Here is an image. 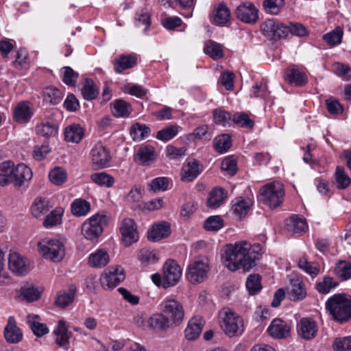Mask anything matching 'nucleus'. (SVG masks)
Here are the masks:
<instances>
[{"mask_svg": "<svg viewBox=\"0 0 351 351\" xmlns=\"http://www.w3.org/2000/svg\"><path fill=\"white\" fill-rule=\"evenodd\" d=\"M251 245L247 241H239L226 246L223 256L224 266L231 271L242 269L249 271L256 265L258 256H252L250 252Z\"/></svg>", "mask_w": 351, "mask_h": 351, "instance_id": "nucleus-1", "label": "nucleus"}, {"mask_svg": "<svg viewBox=\"0 0 351 351\" xmlns=\"http://www.w3.org/2000/svg\"><path fill=\"white\" fill-rule=\"evenodd\" d=\"M326 310L338 323L343 324L351 319V296L336 293L325 302Z\"/></svg>", "mask_w": 351, "mask_h": 351, "instance_id": "nucleus-2", "label": "nucleus"}, {"mask_svg": "<svg viewBox=\"0 0 351 351\" xmlns=\"http://www.w3.org/2000/svg\"><path fill=\"white\" fill-rule=\"evenodd\" d=\"M218 322L221 330L230 338L239 337L245 330L243 318L229 308L219 312Z\"/></svg>", "mask_w": 351, "mask_h": 351, "instance_id": "nucleus-3", "label": "nucleus"}, {"mask_svg": "<svg viewBox=\"0 0 351 351\" xmlns=\"http://www.w3.org/2000/svg\"><path fill=\"white\" fill-rule=\"evenodd\" d=\"M209 271L208 258L206 256H197L189 263L186 277L192 284L201 283L207 278Z\"/></svg>", "mask_w": 351, "mask_h": 351, "instance_id": "nucleus-4", "label": "nucleus"}, {"mask_svg": "<svg viewBox=\"0 0 351 351\" xmlns=\"http://www.w3.org/2000/svg\"><path fill=\"white\" fill-rule=\"evenodd\" d=\"M284 195L283 185L280 182H274L261 188L260 199L269 208H275L281 205Z\"/></svg>", "mask_w": 351, "mask_h": 351, "instance_id": "nucleus-5", "label": "nucleus"}, {"mask_svg": "<svg viewBox=\"0 0 351 351\" xmlns=\"http://www.w3.org/2000/svg\"><path fill=\"white\" fill-rule=\"evenodd\" d=\"M41 256L53 262H60L65 255L64 244L58 239H45L38 244Z\"/></svg>", "mask_w": 351, "mask_h": 351, "instance_id": "nucleus-6", "label": "nucleus"}, {"mask_svg": "<svg viewBox=\"0 0 351 351\" xmlns=\"http://www.w3.org/2000/svg\"><path fill=\"white\" fill-rule=\"evenodd\" d=\"M106 224V215L99 213L94 215L83 223L82 234L88 240H95L102 234Z\"/></svg>", "mask_w": 351, "mask_h": 351, "instance_id": "nucleus-7", "label": "nucleus"}, {"mask_svg": "<svg viewBox=\"0 0 351 351\" xmlns=\"http://www.w3.org/2000/svg\"><path fill=\"white\" fill-rule=\"evenodd\" d=\"M161 312L169 321L172 326L180 324L184 316V311L181 303L178 301L166 298L160 304Z\"/></svg>", "mask_w": 351, "mask_h": 351, "instance_id": "nucleus-8", "label": "nucleus"}, {"mask_svg": "<svg viewBox=\"0 0 351 351\" xmlns=\"http://www.w3.org/2000/svg\"><path fill=\"white\" fill-rule=\"evenodd\" d=\"M263 34L271 39L284 38L287 36V26L274 19H267L261 26Z\"/></svg>", "mask_w": 351, "mask_h": 351, "instance_id": "nucleus-9", "label": "nucleus"}, {"mask_svg": "<svg viewBox=\"0 0 351 351\" xmlns=\"http://www.w3.org/2000/svg\"><path fill=\"white\" fill-rule=\"evenodd\" d=\"M90 156L93 166L97 169L107 167L111 160L110 151L101 142L94 145L90 150Z\"/></svg>", "mask_w": 351, "mask_h": 351, "instance_id": "nucleus-10", "label": "nucleus"}, {"mask_svg": "<svg viewBox=\"0 0 351 351\" xmlns=\"http://www.w3.org/2000/svg\"><path fill=\"white\" fill-rule=\"evenodd\" d=\"M125 278L123 269L121 266L112 267L100 277L101 285L107 289H113Z\"/></svg>", "mask_w": 351, "mask_h": 351, "instance_id": "nucleus-11", "label": "nucleus"}, {"mask_svg": "<svg viewBox=\"0 0 351 351\" xmlns=\"http://www.w3.org/2000/svg\"><path fill=\"white\" fill-rule=\"evenodd\" d=\"M8 267L13 274L22 276L30 271V262L21 254L12 252L8 257Z\"/></svg>", "mask_w": 351, "mask_h": 351, "instance_id": "nucleus-12", "label": "nucleus"}, {"mask_svg": "<svg viewBox=\"0 0 351 351\" xmlns=\"http://www.w3.org/2000/svg\"><path fill=\"white\" fill-rule=\"evenodd\" d=\"M182 276V269L173 260H168L163 265V280L165 288L176 285Z\"/></svg>", "mask_w": 351, "mask_h": 351, "instance_id": "nucleus-13", "label": "nucleus"}, {"mask_svg": "<svg viewBox=\"0 0 351 351\" xmlns=\"http://www.w3.org/2000/svg\"><path fill=\"white\" fill-rule=\"evenodd\" d=\"M120 232L125 246H130L138 240L136 225L132 219L125 218L123 219Z\"/></svg>", "mask_w": 351, "mask_h": 351, "instance_id": "nucleus-14", "label": "nucleus"}, {"mask_svg": "<svg viewBox=\"0 0 351 351\" xmlns=\"http://www.w3.org/2000/svg\"><path fill=\"white\" fill-rule=\"evenodd\" d=\"M236 15L242 22L254 24L258 19V10L252 3L245 1L237 8Z\"/></svg>", "mask_w": 351, "mask_h": 351, "instance_id": "nucleus-15", "label": "nucleus"}, {"mask_svg": "<svg viewBox=\"0 0 351 351\" xmlns=\"http://www.w3.org/2000/svg\"><path fill=\"white\" fill-rule=\"evenodd\" d=\"M53 333L54 335L55 342L65 351H68L70 348V338L71 332L69 331V326L64 319L58 322Z\"/></svg>", "mask_w": 351, "mask_h": 351, "instance_id": "nucleus-16", "label": "nucleus"}, {"mask_svg": "<svg viewBox=\"0 0 351 351\" xmlns=\"http://www.w3.org/2000/svg\"><path fill=\"white\" fill-rule=\"evenodd\" d=\"M317 324L312 318H302L297 324V332L298 335L305 340H311L314 339L317 335Z\"/></svg>", "mask_w": 351, "mask_h": 351, "instance_id": "nucleus-17", "label": "nucleus"}, {"mask_svg": "<svg viewBox=\"0 0 351 351\" xmlns=\"http://www.w3.org/2000/svg\"><path fill=\"white\" fill-rule=\"evenodd\" d=\"M13 181L12 183L16 187L26 186L32 178V171L25 164L14 165Z\"/></svg>", "mask_w": 351, "mask_h": 351, "instance_id": "nucleus-18", "label": "nucleus"}, {"mask_svg": "<svg viewBox=\"0 0 351 351\" xmlns=\"http://www.w3.org/2000/svg\"><path fill=\"white\" fill-rule=\"evenodd\" d=\"M267 331L273 338L280 339L289 335L291 326L287 322L277 318L271 322Z\"/></svg>", "mask_w": 351, "mask_h": 351, "instance_id": "nucleus-19", "label": "nucleus"}, {"mask_svg": "<svg viewBox=\"0 0 351 351\" xmlns=\"http://www.w3.org/2000/svg\"><path fill=\"white\" fill-rule=\"evenodd\" d=\"M4 337L10 343H17L23 339V333L16 326L15 319L12 316L8 317V323L5 326Z\"/></svg>", "mask_w": 351, "mask_h": 351, "instance_id": "nucleus-20", "label": "nucleus"}, {"mask_svg": "<svg viewBox=\"0 0 351 351\" xmlns=\"http://www.w3.org/2000/svg\"><path fill=\"white\" fill-rule=\"evenodd\" d=\"M285 79L288 83L296 86H302L307 82L306 74L295 65H292L285 70Z\"/></svg>", "mask_w": 351, "mask_h": 351, "instance_id": "nucleus-21", "label": "nucleus"}, {"mask_svg": "<svg viewBox=\"0 0 351 351\" xmlns=\"http://www.w3.org/2000/svg\"><path fill=\"white\" fill-rule=\"evenodd\" d=\"M171 234L170 224L166 221H160L154 224L148 232L147 238L153 242L167 238Z\"/></svg>", "mask_w": 351, "mask_h": 351, "instance_id": "nucleus-22", "label": "nucleus"}, {"mask_svg": "<svg viewBox=\"0 0 351 351\" xmlns=\"http://www.w3.org/2000/svg\"><path fill=\"white\" fill-rule=\"evenodd\" d=\"M109 261L108 252L104 249H97L88 256V264L93 268L101 269L106 267Z\"/></svg>", "mask_w": 351, "mask_h": 351, "instance_id": "nucleus-23", "label": "nucleus"}, {"mask_svg": "<svg viewBox=\"0 0 351 351\" xmlns=\"http://www.w3.org/2000/svg\"><path fill=\"white\" fill-rule=\"evenodd\" d=\"M204 323V320L201 317L191 318L184 330L186 338L189 340L196 339L201 334Z\"/></svg>", "mask_w": 351, "mask_h": 351, "instance_id": "nucleus-24", "label": "nucleus"}, {"mask_svg": "<svg viewBox=\"0 0 351 351\" xmlns=\"http://www.w3.org/2000/svg\"><path fill=\"white\" fill-rule=\"evenodd\" d=\"M286 227L289 232L292 234H301L308 229L307 223L304 218L297 215H292L286 220Z\"/></svg>", "mask_w": 351, "mask_h": 351, "instance_id": "nucleus-25", "label": "nucleus"}, {"mask_svg": "<svg viewBox=\"0 0 351 351\" xmlns=\"http://www.w3.org/2000/svg\"><path fill=\"white\" fill-rule=\"evenodd\" d=\"M32 116V111L27 101L19 103L14 111V119L20 123H27Z\"/></svg>", "mask_w": 351, "mask_h": 351, "instance_id": "nucleus-26", "label": "nucleus"}, {"mask_svg": "<svg viewBox=\"0 0 351 351\" xmlns=\"http://www.w3.org/2000/svg\"><path fill=\"white\" fill-rule=\"evenodd\" d=\"M291 286V288L289 295L292 301H301L306 297V289L302 280L299 278L292 279Z\"/></svg>", "mask_w": 351, "mask_h": 351, "instance_id": "nucleus-27", "label": "nucleus"}, {"mask_svg": "<svg viewBox=\"0 0 351 351\" xmlns=\"http://www.w3.org/2000/svg\"><path fill=\"white\" fill-rule=\"evenodd\" d=\"M149 326L156 331H165L172 326L171 321L160 312L153 315L148 319Z\"/></svg>", "mask_w": 351, "mask_h": 351, "instance_id": "nucleus-28", "label": "nucleus"}, {"mask_svg": "<svg viewBox=\"0 0 351 351\" xmlns=\"http://www.w3.org/2000/svg\"><path fill=\"white\" fill-rule=\"evenodd\" d=\"M202 165L197 160L189 162L183 167L182 180L185 182H191L195 180L202 171Z\"/></svg>", "mask_w": 351, "mask_h": 351, "instance_id": "nucleus-29", "label": "nucleus"}, {"mask_svg": "<svg viewBox=\"0 0 351 351\" xmlns=\"http://www.w3.org/2000/svg\"><path fill=\"white\" fill-rule=\"evenodd\" d=\"M136 64L137 58L135 56L121 55L114 60V69L117 73H121L125 70L133 68Z\"/></svg>", "mask_w": 351, "mask_h": 351, "instance_id": "nucleus-30", "label": "nucleus"}, {"mask_svg": "<svg viewBox=\"0 0 351 351\" xmlns=\"http://www.w3.org/2000/svg\"><path fill=\"white\" fill-rule=\"evenodd\" d=\"M84 136V129L79 124H72L64 130V139L68 142L78 143Z\"/></svg>", "mask_w": 351, "mask_h": 351, "instance_id": "nucleus-31", "label": "nucleus"}, {"mask_svg": "<svg viewBox=\"0 0 351 351\" xmlns=\"http://www.w3.org/2000/svg\"><path fill=\"white\" fill-rule=\"evenodd\" d=\"M14 162L5 161L0 163V186H4L13 181Z\"/></svg>", "mask_w": 351, "mask_h": 351, "instance_id": "nucleus-32", "label": "nucleus"}, {"mask_svg": "<svg viewBox=\"0 0 351 351\" xmlns=\"http://www.w3.org/2000/svg\"><path fill=\"white\" fill-rule=\"evenodd\" d=\"M230 18V10L224 4L221 3L215 9L211 21L216 25H223L229 21Z\"/></svg>", "mask_w": 351, "mask_h": 351, "instance_id": "nucleus-33", "label": "nucleus"}, {"mask_svg": "<svg viewBox=\"0 0 351 351\" xmlns=\"http://www.w3.org/2000/svg\"><path fill=\"white\" fill-rule=\"evenodd\" d=\"M343 29L340 26H337L333 30L323 35V40L330 47L339 45L342 43Z\"/></svg>", "mask_w": 351, "mask_h": 351, "instance_id": "nucleus-34", "label": "nucleus"}, {"mask_svg": "<svg viewBox=\"0 0 351 351\" xmlns=\"http://www.w3.org/2000/svg\"><path fill=\"white\" fill-rule=\"evenodd\" d=\"M50 209L49 201L46 198H36L32 203L31 212L36 218H39L47 214Z\"/></svg>", "mask_w": 351, "mask_h": 351, "instance_id": "nucleus-35", "label": "nucleus"}, {"mask_svg": "<svg viewBox=\"0 0 351 351\" xmlns=\"http://www.w3.org/2000/svg\"><path fill=\"white\" fill-rule=\"evenodd\" d=\"M226 197V193L223 189L215 188L209 193L207 205L209 208H217L223 204Z\"/></svg>", "mask_w": 351, "mask_h": 351, "instance_id": "nucleus-36", "label": "nucleus"}, {"mask_svg": "<svg viewBox=\"0 0 351 351\" xmlns=\"http://www.w3.org/2000/svg\"><path fill=\"white\" fill-rule=\"evenodd\" d=\"M252 205V202L250 199L239 197L236 199L235 202L232 204V211L235 215L241 218L247 213Z\"/></svg>", "mask_w": 351, "mask_h": 351, "instance_id": "nucleus-37", "label": "nucleus"}, {"mask_svg": "<svg viewBox=\"0 0 351 351\" xmlns=\"http://www.w3.org/2000/svg\"><path fill=\"white\" fill-rule=\"evenodd\" d=\"M132 111L131 105L123 99H117L113 103L112 112L116 117H128Z\"/></svg>", "mask_w": 351, "mask_h": 351, "instance_id": "nucleus-38", "label": "nucleus"}, {"mask_svg": "<svg viewBox=\"0 0 351 351\" xmlns=\"http://www.w3.org/2000/svg\"><path fill=\"white\" fill-rule=\"evenodd\" d=\"M338 285L339 282L332 277L325 276L321 280L316 282L315 289L321 294H328Z\"/></svg>", "mask_w": 351, "mask_h": 351, "instance_id": "nucleus-39", "label": "nucleus"}, {"mask_svg": "<svg viewBox=\"0 0 351 351\" xmlns=\"http://www.w3.org/2000/svg\"><path fill=\"white\" fill-rule=\"evenodd\" d=\"M180 128L177 125H169L158 131L156 138L162 142H168L178 134Z\"/></svg>", "mask_w": 351, "mask_h": 351, "instance_id": "nucleus-40", "label": "nucleus"}, {"mask_svg": "<svg viewBox=\"0 0 351 351\" xmlns=\"http://www.w3.org/2000/svg\"><path fill=\"white\" fill-rule=\"evenodd\" d=\"M71 213L76 217L86 215L90 210V204L83 199H75L71 205Z\"/></svg>", "mask_w": 351, "mask_h": 351, "instance_id": "nucleus-41", "label": "nucleus"}, {"mask_svg": "<svg viewBox=\"0 0 351 351\" xmlns=\"http://www.w3.org/2000/svg\"><path fill=\"white\" fill-rule=\"evenodd\" d=\"M151 132L150 128L144 124L136 123L130 129V136L135 141H141L147 137Z\"/></svg>", "mask_w": 351, "mask_h": 351, "instance_id": "nucleus-42", "label": "nucleus"}, {"mask_svg": "<svg viewBox=\"0 0 351 351\" xmlns=\"http://www.w3.org/2000/svg\"><path fill=\"white\" fill-rule=\"evenodd\" d=\"M155 156L156 154L154 147L152 145H145L138 149L136 160H139L142 165H146L154 160Z\"/></svg>", "mask_w": 351, "mask_h": 351, "instance_id": "nucleus-43", "label": "nucleus"}, {"mask_svg": "<svg viewBox=\"0 0 351 351\" xmlns=\"http://www.w3.org/2000/svg\"><path fill=\"white\" fill-rule=\"evenodd\" d=\"M76 289L74 287H71L68 291H62L58 293L55 304L61 308L69 306L74 300Z\"/></svg>", "mask_w": 351, "mask_h": 351, "instance_id": "nucleus-44", "label": "nucleus"}, {"mask_svg": "<svg viewBox=\"0 0 351 351\" xmlns=\"http://www.w3.org/2000/svg\"><path fill=\"white\" fill-rule=\"evenodd\" d=\"M37 315H28L27 322L34 334L37 337H42L49 332V328L45 324L40 323Z\"/></svg>", "mask_w": 351, "mask_h": 351, "instance_id": "nucleus-45", "label": "nucleus"}, {"mask_svg": "<svg viewBox=\"0 0 351 351\" xmlns=\"http://www.w3.org/2000/svg\"><path fill=\"white\" fill-rule=\"evenodd\" d=\"M298 266L312 278L316 277L319 273V265L317 263L309 262L305 256L299 259Z\"/></svg>", "mask_w": 351, "mask_h": 351, "instance_id": "nucleus-46", "label": "nucleus"}, {"mask_svg": "<svg viewBox=\"0 0 351 351\" xmlns=\"http://www.w3.org/2000/svg\"><path fill=\"white\" fill-rule=\"evenodd\" d=\"M335 274L342 280H347L351 278V263L339 261H338L335 267Z\"/></svg>", "mask_w": 351, "mask_h": 351, "instance_id": "nucleus-47", "label": "nucleus"}, {"mask_svg": "<svg viewBox=\"0 0 351 351\" xmlns=\"http://www.w3.org/2000/svg\"><path fill=\"white\" fill-rule=\"evenodd\" d=\"M63 210L61 208H56L47 215L43 221V226L47 228H52L62 222Z\"/></svg>", "mask_w": 351, "mask_h": 351, "instance_id": "nucleus-48", "label": "nucleus"}, {"mask_svg": "<svg viewBox=\"0 0 351 351\" xmlns=\"http://www.w3.org/2000/svg\"><path fill=\"white\" fill-rule=\"evenodd\" d=\"M213 117L215 123L223 127L230 126L232 120L231 114L222 108H217L213 111Z\"/></svg>", "mask_w": 351, "mask_h": 351, "instance_id": "nucleus-49", "label": "nucleus"}, {"mask_svg": "<svg viewBox=\"0 0 351 351\" xmlns=\"http://www.w3.org/2000/svg\"><path fill=\"white\" fill-rule=\"evenodd\" d=\"M58 125L49 121H44L36 126L37 132L43 136L56 135L58 132Z\"/></svg>", "mask_w": 351, "mask_h": 351, "instance_id": "nucleus-50", "label": "nucleus"}, {"mask_svg": "<svg viewBox=\"0 0 351 351\" xmlns=\"http://www.w3.org/2000/svg\"><path fill=\"white\" fill-rule=\"evenodd\" d=\"M337 187L339 189H345L351 183V179L342 167H337L335 173Z\"/></svg>", "mask_w": 351, "mask_h": 351, "instance_id": "nucleus-51", "label": "nucleus"}, {"mask_svg": "<svg viewBox=\"0 0 351 351\" xmlns=\"http://www.w3.org/2000/svg\"><path fill=\"white\" fill-rule=\"evenodd\" d=\"M231 145L232 141L229 134H224L215 138V149L219 154L227 152Z\"/></svg>", "mask_w": 351, "mask_h": 351, "instance_id": "nucleus-52", "label": "nucleus"}, {"mask_svg": "<svg viewBox=\"0 0 351 351\" xmlns=\"http://www.w3.org/2000/svg\"><path fill=\"white\" fill-rule=\"evenodd\" d=\"M204 51L213 59H218L223 56L222 46L214 41H208L205 43Z\"/></svg>", "mask_w": 351, "mask_h": 351, "instance_id": "nucleus-53", "label": "nucleus"}, {"mask_svg": "<svg viewBox=\"0 0 351 351\" xmlns=\"http://www.w3.org/2000/svg\"><path fill=\"white\" fill-rule=\"evenodd\" d=\"M40 295L41 293L38 289L33 286L21 287L20 290L21 298L28 302L38 300Z\"/></svg>", "mask_w": 351, "mask_h": 351, "instance_id": "nucleus-54", "label": "nucleus"}, {"mask_svg": "<svg viewBox=\"0 0 351 351\" xmlns=\"http://www.w3.org/2000/svg\"><path fill=\"white\" fill-rule=\"evenodd\" d=\"M90 180L99 186L108 188L114 184V178L106 172L93 173L90 176Z\"/></svg>", "mask_w": 351, "mask_h": 351, "instance_id": "nucleus-55", "label": "nucleus"}, {"mask_svg": "<svg viewBox=\"0 0 351 351\" xmlns=\"http://www.w3.org/2000/svg\"><path fill=\"white\" fill-rule=\"evenodd\" d=\"M62 92L53 86L47 87L44 90V99L51 104H57L62 99Z\"/></svg>", "mask_w": 351, "mask_h": 351, "instance_id": "nucleus-56", "label": "nucleus"}, {"mask_svg": "<svg viewBox=\"0 0 351 351\" xmlns=\"http://www.w3.org/2000/svg\"><path fill=\"white\" fill-rule=\"evenodd\" d=\"M49 178L53 184L59 186L65 182L67 173L64 169L56 167L49 172Z\"/></svg>", "mask_w": 351, "mask_h": 351, "instance_id": "nucleus-57", "label": "nucleus"}, {"mask_svg": "<svg viewBox=\"0 0 351 351\" xmlns=\"http://www.w3.org/2000/svg\"><path fill=\"white\" fill-rule=\"evenodd\" d=\"M246 288L250 294L255 295L261 289V276L258 274H251L246 280Z\"/></svg>", "mask_w": 351, "mask_h": 351, "instance_id": "nucleus-58", "label": "nucleus"}, {"mask_svg": "<svg viewBox=\"0 0 351 351\" xmlns=\"http://www.w3.org/2000/svg\"><path fill=\"white\" fill-rule=\"evenodd\" d=\"M83 97L86 100L94 99L98 95V91L92 80L86 79L82 88Z\"/></svg>", "mask_w": 351, "mask_h": 351, "instance_id": "nucleus-59", "label": "nucleus"}, {"mask_svg": "<svg viewBox=\"0 0 351 351\" xmlns=\"http://www.w3.org/2000/svg\"><path fill=\"white\" fill-rule=\"evenodd\" d=\"M232 121L240 127L251 129L254 122L245 112H237L232 117Z\"/></svg>", "mask_w": 351, "mask_h": 351, "instance_id": "nucleus-60", "label": "nucleus"}, {"mask_svg": "<svg viewBox=\"0 0 351 351\" xmlns=\"http://www.w3.org/2000/svg\"><path fill=\"white\" fill-rule=\"evenodd\" d=\"M224 226L223 220L219 215L209 217L204 222V228L209 231H217Z\"/></svg>", "mask_w": 351, "mask_h": 351, "instance_id": "nucleus-61", "label": "nucleus"}, {"mask_svg": "<svg viewBox=\"0 0 351 351\" xmlns=\"http://www.w3.org/2000/svg\"><path fill=\"white\" fill-rule=\"evenodd\" d=\"M332 348L336 351H351V337L336 338L333 341Z\"/></svg>", "mask_w": 351, "mask_h": 351, "instance_id": "nucleus-62", "label": "nucleus"}, {"mask_svg": "<svg viewBox=\"0 0 351 351\" xmlns=\"http://www.w3.org/2000/svg\"><path fill=\"white\" fill-rule=\"evenodd\" d=\"M63 77L62 81L64 84L71 86H75L77 80L78 78V73L75 72L71 67H63Z\"/></svg>", "mask_w": 351, "mask_h": 351, "instance_id": "nucleus-63", "label": "nucleus"}, {"mask_svg": "<svg viewBox=\"0 0 351 351\" xmlns=\"http://www.w3.org/2000/svg\"><path fill=\"white\" fill-rule=\"evenodd\" d=\"M28 53L24 49H20L16 53V57L13 62L14 66L16 69H26L28 65Z\"/></svg>", "mask_w": 351, "mask_h": 351, "instance_id": "nucleus-64", "label": "nucleus"}]
</instances>
